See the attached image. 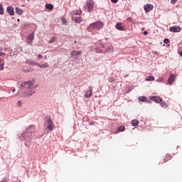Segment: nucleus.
<instances>
[{
	"label": "nucleus",
	"instance_id": "obj_1",
	"mask_svg": "<svg viewBox=\"0 0 182 182\" xmlns=\"http://www.w3.org/2000/svg\"><path fill=\"white\" fill-rule=\"evenodd\" d=\"M36 130L35 125H30L25 131L18 134L20 140L25 142V146H29L31 141H32L33 134Z\"/></svg>",
	"mask_w": 182,
	"mask_h": 182
},
{
	"label": "nucleus",
	"instance_id": "obj_2",
	"mask_svg": "<svg viewBox=\"0 0 182 182\" xmlns=\"http://www.w3.org/2000/svg\"><path fill=\"white\" fill-rule=\"evenodd\" d=\"M44 127L46 129H48L49 132H51V130H53L55 126H53V122H52V119L50 117H47V120L44 123Z\"/></svg>",
	"mask_w": 182,
	"mask_h": 182
},
{
	"label": "nucleus",
	"instance_id": "obj_3",
	"mask_svg": "<svg viewBox=\"0 0 182 182\" xmlns=\"http://www.w3.org/2000/svg\"><path fill=\"white\" fill-rule=\"evenodd\" d=\"M102 28H103V22L102 21H96L90 25V29H97V31H99Z\"/></svg>",
	"mask_w": 182,
	"mask_h": 182
},
{
	"label": "nucleus",
	"instance_id": "obj_4",
	"mask_svg": "<svg viewBox=\"0 0 182 182\" xmlns=\"http://www.w3.org/2000/svg\"><path fill=\"white\" fill-rule=\"evenodd\" d=\"M33 85H35V83L33 82V81H26L24 82L21 83V86L23 87V89H31L32 86H33Z\"/></svg>",
	"mask_w": 182,
	"mask_h": 182
},
{
	"label": "nucleus",
	"instance_id": "obj_5",
	"mask_svg": "<svg viewBox=\"0 0 182 182\" xmlns=\"http://www.w3.org/2000/svg\"><path fill=\"white\" fill-rule=\"evenodd\" d=\"M28 90L25 91L23 94V97H28V96H32L35 93V87H32L30 89H27Z\"/></svg>",
	"mask_w": 182,
	"mask_h": 182
},
{
	"label": "nucleus",
	"instance_id": "obj_6",
	"mask_svg": "<svg viewBox=\"0 0 182 182\" xmlns=\"http://www.w3.org/2000/svg\"><path fill=\"white\" fill-rule=\"evenodd\" d=\"M92 95H93V87L92 86H88V90L85 92V97L89 99V97H92Z\"/></svg>",
	"mask_w": 182,
	"mask_h": 182
},
{
	"label": "nucleus",
	"instance_id": "obj_7",
	"mask_svg": "<svg viewBox=\"0 0 182 182\" xmlns=\"http://www.w3.org/2000/svg\"><path fill=\"white\" fill-rule=\"evenodd\" d=\"M86 6L88 12H92V11H93V7L95 6V1L92 0H88L86 3Z\"/></svg>",
	"mask_w": 182,
	"mask_h": 182
},
{
	"label": "nucleus",
	"instance_id": "obj_8",
	"mask_svg": "<svg viewBox=\"0 0 182 182\" xmlns=\"http://www.w3.org/2000/svg\"><path fill=\"white\" fill-rule=\"evenodd\" d=\"M150 100H153L155 103H161L163 102V99L160 97L151 96Z\"/></svg>",
	"mask_w": 182,
	"mask_h": 182
},
{
	"label": "nucleus",
	"instance_id": "obj_9",
	"mask_svg": "<svg viewBox=\"0 0 182 182\" xmlns=\"http://www.w3.org/2000/svg\"><path fill=\"white\" fill-rule=\"evenodd\" d=\"M154 8V6L153 4H147L144 6V9L145 12H150V11H152V9Z\"/></svg>",
	"mask_w": 182,
	"mask_h": 182
},
{
	"label": "nucleus",
	"instance_id": "obj_10",
	"mask_svg": "<svg viewBox=\"0 0 182 182\" xmlns=\"http://www.w3.org/2000/svg\"><path fill=\"white\" fill-rule=\"evenodd\" d=\"M169 31H170V32H174V33L181 32V27L172 26L169 28Z\"/></svg>",
	"mask_w": 182,
	"mask_h": 182
},
{
	"label": "nucleus",
	"instance_id": "obj_11",
	"mask_svg": "<svg viewBox=\"0 0 182 182\" xmlns=\"http://www.w3.org/2000/svg\"><path fill=\"white\" fill-rule=\"evenodd\" d=\"M81 53H82V51H76V50H74L70 53V55L72 58H75L76 59L77 58V56L81 55Z\"/></svg>",
	"mask_w": 182,
	"mask_h": 182
},
{
	"label": "nucleus",
	"instance_id": "obj_12",
	"mask_svg": "<svg viewBox=\"0 0 182 182\" xmlns=\"http://www.w3.org/2000/svg\"><path fill=\"white\" fill-rule=\"evenodd\" d=\"M175 80H176V75L171 74L169 75L167 82H168V83L171 85L172 83H174Z\"/></svg>",
	"mask_w": 182,
	"mask_h": 182
},
{
	"label": "nucleus",
	"instance_id": "obj_13",
	"mask_svg": "<svg viewBox=\"0 0 182 182\" xmlns=\"http://www.w3.org/2000/svg\"><path fill=\"white\" fill-rule=\"evenodd\" d=\"M6 11L11 16H14L15 15V12L14 11V7L11 6H9L6 9Z\"/></svg>",
	"mask_w": 182,
	"mask_h": 182
},
{
	"label": "nucleus",
	"instance_id": "obj_14",
	"mask_svg": "<svg viewBox=\"0 0 182 182\" xmlns=\"http://www.w3.org/2000/svg\"><path fill=\"white\" fill-rule=\"evenodd\" d=\"M33 39V33L28 35V36L27 37V45H32Z\"/></svg>",
	"mask_w": 182,
	"mask_h": 182
},
{
	"label": "nucleus",
	"instance_id": "obj_15",
	"mask_svg": "<svg viewBox=\"0 0 182 182\" xmlns=\"http://www.w3.org/2000/svg\"><path fill=\"white\" fill-rule=\"evenodd\" d=\"M115 28L118 31H124V26H123V24L122 23H117Z\"/></svg>",
	"mask_w": 182,
	"mask_h": 182
},
{
	"label": "nucleus",
	"instance_id": "obj_16",
	"mask_svg": "<svg viewBox=\"0 0 182 182\" xmlns=\"http://www.w3.org/2000/svg\"><path fill=\"white\" fill-rule=\"evenodd\" d=\"M26 63H27L28 65H34V66H38V65H39V63L32 60H27L26 61Z\"/></svg>",
	"mask_w": 182,
	"mask_h": 182
},
{
	"label": "nucleus",
	"instance_id": "obj_17",
	"mask_svg": "<svg viewBox=\"0 0 182 182\" xmlns=\"http://www.w3.org/2000/svg\"><path fill=\"white\" fill-rule=\"evenodd\" d=\"M38 66L41 68V69H46L47 68H49V64L48 63H45L44 64H38Z\"/></svg>",
	"mask_w": 182,
	"mask_h": 182
},
{
	"label": "nucleus",
	"instance_id": "obj_18",
	"mask_svg": "<svg viewBox=\"0 0 182 182\" xmlns=\"http://www.w3.org/2000/svg\"><path fill=\"white\" fill-rule=\"evenodd\" d=\"M16 12L18 15H22V14H23V10H22V9H20L19 7H16Z\"/></svg>",
	"mask_w": 182,
	"mask_h": 182
},
{
	"label": "nucleus",
	"instance_id": "obj_19",
	"mask_svg": "<svg viewBox=\"0 0 182 182\" xmlns=\"http://www.w3.org/2000/svg\"><path fill=\"white\" fill-rule=\"evenodd\" d=\"M145 80L146 82H153L154 80V76H149L146 78H145Z\"/></svg>",
	"mask_w": 182,
	"mask_h": 182
},
{
	"label": "nucleus",
	"instance_id": "obj_20",
	"mask_svg": "<svg viewBox=\"0 0 182 182\" xmlns=\"http://www.w3.org/2000/svg\"><path fill=\"white\" fill-rule=\"evenodd\" d=\"M131 123H132V126H138L139 125V120H137V119H133L132 122H131Z\"/></svg>",
	"mask_w": 182,
	"mask_h": 182
},
{
	"label": "nucleus",
	"instance_id": "obj_21",
	"mask_svg": "<svg viewBox=\"0 0 182 182\" xmlns=\"http://www.w3.org/2000/svg\"><path fill=\"white\" fill-rule=\"evenodd\" d=\"M46 9H49L50 11H52V9H53V5H52L51 4H46Z\"/></svg>",
	"mask_w": 182,
	"mask_h": 182
},
{
	"label": "nucleus",
	"instance_id": "obj_22",
	"mask_svg": "<svg viewBox=\"0 0 182 182\" xmlns=\"http://www.w3.org/2000/svg\"><path fill=\"white\" fill-rule=\"evenodd\" d=\"M139 100L140 102H146L147 100V97H139Z\"/></svg>",
	"mask_w": 182,
	"mask_h": 182
},
{
	"label": "nucleus",
	"instance_id": "obj_23",
	"mask_svg": "<svg viewBox=\"0 0 182 182\" xmlns=\"http://www.w3.org/2000/svg\"><path fill=\"white\" fill-rule=\"evenodd\" d=\"M4 6L2 4H0V15H4Z\"/></svg>",
	"mask_w": 182,
	"mask_h": 182
},
{
	"label": "nucleus",
	"instance_id": "obj_24",
	"mask_svg": "<svg viewBox=\"0 0 182 182\" xmlns=\"http://www.w3.org/2000/svg\"><path fill=\"white\" fill-rule=\"evenodd\" d=\"M74 15H82V10H77L76 11H73Z\"/></svg>",
	"mask_w": 182,
	"mask_h": 182
},
{
	"label": "nucleus",
	"instance_id": "obj_25",
	"mask_svg": "<svg viewBox=\"0 0 182 182\" xmlns=\"http://www.w3.org/2000/svg\"><path fill=\"white\" fill-rule=\"evenodd\" d=\"M75 21L77 23H79L80 22H82V18H80V17H76L75 19Z\"/></svg>",
	"mask_w": 182,
	"mask_h": 182
},
{
	"label": "nucleus",
	"instance_id": "obj_26",
	"mask_svg": "<svg viewBox=\"0 0 182 182\" xmlns=\"http://www.w3.org/2000/svg\"><path fill=\"white\" fill-rule=\"evenodd\" d=\"M118 132H124L125 129H124V126H120L119 128H118Z\"/></svg>",
	"mask_w": 182,
	"mask_h": 182
},
{
	"label": "nucleus",
	"instance_id": "obj_27",
	"mask_svg": "<svg viewBox=\"0 0 182 182\" xmlns=\"http://www.w3.org/2000/svg\"><path fill=\"white\" fill-rule=\"evenodd\" d=\"M171 159V155L166 154V159L164 160H166V161H167L170 160Z\"/></svg>",
	"mask_w": 182,
	"mask_h": 182
},
{
	"label": "nucleus",
	"instance_id": "obj_28",
	"mask_svg": "<svg viewBox=\"0 0 182 182\" xmlns=\"http://www.w3.org/2000/svg\"><path fill=\"white\" fill-rule=\"evenodd\" d=\"M55 41H56V38L53 37L49 41L48 43H53V42H55Z\"/></svg>",
	"mask_w": 182,
	"mask_h": 182
},
{
	"label": "nucleus",
	"instance_id": "obj_29",
	"mask_svg": "<svg viewBox=\"0 0 182 182\" xmlns=\"http://www.w3.org/2000/svg\"><path fill=\"white\" fill-rule=\"evenodd\" d=\"M17 106L18 107H22V102L21 100H18L17 102Z\"/></svg>",
	"mask_w": 182,
	"mask_h": 182
},
{
	"label": "nucleus",
	"instance_id": "obj_30",
	"mask_svg": "<svg viewBox=\"0 0 182 182\" xmlns=\"http://www.w3.org/2000/svg\"><path fill=\"white\" fill-rule=\"evenodd\" d=\"M106 52H107L108 53H112L113 52V49H112V48H109L106 50Z\"/></svg>",
	"mask_w": 182,
	"mask_h": 182
},
{
	"label": "nucleus",
	"instance_id": "obj_31",
	"mask_svg": "<svg viewBox=\"0 0 182 182\" xmlns=\"http://www.w3.org/2000/svg\"><path fill=\"white\" fill-rule=\"evenodd\" d=\"M156 82H159V83H161V82H163V78H162V77H159V78L156 80Z\"/></svg>",
	"mask_w": 182,
	"mask_h": 182
},
{
	"label": "nucleus",
	"instance_id": "obj_32",
	"mask_svg": "<svg viewBox=\"0 0 182 182\" xmlns=\"http://www.w3.org/2000/svg\"><path fill=\"white\" fill-rule=\"evenodd\" d=\"M171 4H172V5H174L175 4H177V0H171Z\"/></svg>",
	"mask_w": 182,
	"mask_h": 182
},
{
	"label": "nucleus",
	"instance_id": "obj_33",
	"mask_svg": "<svg viewBox=\"0 0 182 182\" xmlns=\"http://www.w3.org/2000/svg\"><path fill=\"white\" fill-rule=\"evenodd\" d=\"M2 63H3L4 65H5V62H4V59H2V58H0V65H2Z\"/></svg>",
	"mask_w": 182,
	"mask_h": 182
},
{
	"label": "nucleus",
	"instance_id": "obj_34",
	"mask_svg": "<svg viewBox=\"0 0 182 182\" xmlns=\"http://www.w3.org/2000/svg\"><path fill=\"white\" fill-rule=\"evenodd\" d=\"M4 63L0 64V70H4Z\"/></svg>",
	"mask_w": 182,
	"mask_h": 182
},
{
	"label": "nucleus",
	"instance_id": "obj_35",
	"mask_svg": "<svg viewBox=\"0 0 182 182\" xmlns=\"http://www.w3.org/2000/svg\"><path fill=\"white\" fill-rule=\"evenodd\" d=\"M164 42L165 43H168V42H170V40H168V38H165V39L164 40Z\"/></svg>",
	"mask_w": 182,
	"mask_h": 182
},
{
	"label": "nucleus",
	"instance_id": "obj_36",
	"mask_svg": "<svg viewBox=\"0 0 182 182\" xmlns=\"http://www.w3.org/2000/svg\"><path fill=\"white\" fill-rule=\"evenodd\" d=\"M111 2H112V4H117V2H119V0H111Z\"/></svg>",
	"mask_w": 182,
	"mask_h": 182
},
{
	"label": "nucleus",
	"instance_id": "obj_37",
	"mask_svg": "<svg viewBox=\"0 0 182 182\" xmlns=\"http://www.w3.org/2000/svg\"><path fill=\"white\" fill-rule=\"evenodd\" d=\"M38 59H42L43 56H42V55L38 54Z\"/></svg>",
	"mask_w": 182,
	"mask_h": 182
},
{
	"label": "nucleus",
	"instance_id": "obj_38",
	"mask_svg": "<svg viewBox=\"0 0 182 182\" xmlns=\"http://www.w3.org/2000/svg\"><path fill=\"white\" fill-rule=\"evenodd\" d=\"M178 54L180 55V56L182 58V51L178 52Z\"/></svg>",
	"mask_w": 182,
	"mask_h": 182
},
{
	"label": "nucleus",
	"instance_id": "obj_39",
	"mask_svg": "<svg viewBox=\"0 0 182 182\" xmlns=\"http://www.w3.org/2000/svg\"><path fill=\"white\" fill-rule=\"evenodd\" d=\"M5 55V53H0V56H4Z\"/></svg>",
	"mask_w": 182,
	"mask_h": 182
},
{
	"label": "nucleus",
	"instance_id": "obj_40",
	"mask_svg": "<svg viewBox=\"0 0 182 182\" xmlns=\"http://www.w3.org/2000/svg\"><path fill=\"white\" fill-rule=\"evenodd\" d=\"M113 80H114L113 78H109V82H113Z\"/></svg>",
	"mask_w": 182,
	"mask_h": 182
},
{
	"label": "nucleus",
	"instance_id": "obj_41",
	"mask_svg": "<svg viewBox=\"0 0 182 182\" xmlns=\"http://www.w3.org/2000/svg\"><path fill=\"white\" fill-rule=\"evenodd\" d=\"M161 107H164V102L161 104Z\"/></svg>",
	"mask_w": 182,
	"mask_h": 182
},
{
	"label": "nucleus",
	"instance_id": "obj_42",
	"mask_svg": "<svg viewBox=\"0 0 182 182\" xmlns=\"http://www.w3.org/2000/svg\"><path fill=\"white\" fill-rule=\"evenodd\" d=\"M144 35H147V31H144Z\"/></svg>",
	"mask_w": 182,
	"mask_h": 182
},
{
	"label": "nucleus",
	"instance_id": "obj_43",
	"mask_svg": "<svg viewBox=\"0 0 182 182\" xmlns=\"http://www.w3.org/2000/svg\"><path fill=\"white\" fill-rule=\"evenodd\" d=\"M12 92H15V89H13V90H12Z\"/></svg>",
	"mask_w": 182,
	"mask_h": 182
},
{
	"label": "nucleus",
	"instance_id": "obj_44",
	"mask_svg": "<svg viewBox=\"0 0 182 182\" xmlns=\"http://www.w3.org/2000/svg\"><path fill=\"white\" fill-rule=\"evenodd\" d=\"M90 124H91V125L93 124V122H91Z\"/></svg>",
	"mask_w": 182,
	"mask_h": 182
},
{
	"label": "nucleus",
	"instance_id": "obj_45",
	"mask_svg": "<svg viewBox=\"0 0 182 182\" xmlns=\"http://www.w3.org/2000/svg\"><path fill=\"white\" fill-rule=\"evenodd\" d=\"M74 17H72V19H73Z\"/></svg>",
	"mask_w": 182,
	"mask_h": 182
}]
</instances>
